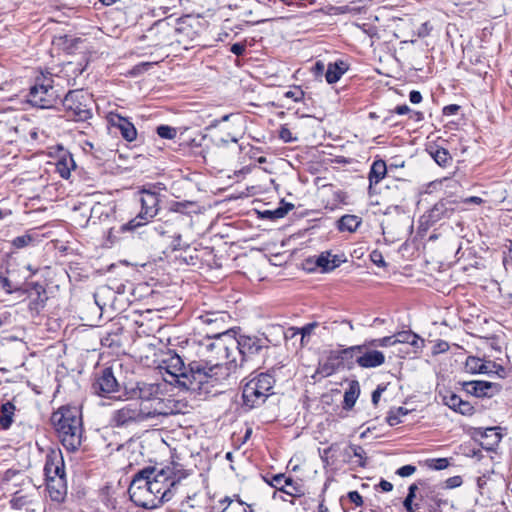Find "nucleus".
Segmentation results:
<instances>
[{
    "mask_svg": "<svg viewBox=\"0 0 512 512\" xmlns=\"http://www.w3.org/2000/svg\"><path fill=\"white\" fill-rule=\"evenodd\" d=\"M172 30L173 28L165 20H158L149 28L144 38L151 40V46H164L170 43Z\"/></svg>",
    "mask_w": 512,
    "mask_h": 512,
    "instance_id": "nucleus-11",
    "label": "nucleus"
},
{
    "mask_svg": "<svg viewBox=\"0 0 512 512\" xmlns=\"http://www.w3.org/2000/svg\"><path fill=\"white\" fill-rule=\"evenodd\" d=\"M245 50H246L245 43H234L230 48V51L237 56L243 55Z\"/></svg>",
    "mask_w": 512,
    "mask_h": 512,
    "instance_id": "nucleus-59",
    "label": "nucleus"
},
{
    "mask_svg": "<svg viewBox=\"0 0 512 512\" xmlns=\"http://www.w3.org/2000/svg\"><path fill=\"white\" fill-rule=\"evenodd\" d=\"M200 354L205 359L192 361L188 367L174 351L163 353L158 368L165 382L193 392H209V387L227 379L239 366L236 359V337L230 330L208 335L201 344Z\"/></svg>",
    "mask_w": 512,
    "mask_h": 512,
    "instance_id": "nucleus-1",
    "label": "nucleus"
},
{
    "mask_svg": "<svg viewBox=\"0 0 512 512\" xmlns=\"http://www.w3.org/2000/svg\"><path fill=\"white\" fill-rule=\"evenodd\" d=\"M387 423L390 426H396L401 423L400 416L396 413L391 411L389 415L387 416Z\"/></svg>",
    "mask_w": 512,
    "mask_h": 512,
    "instance_id": "nucleus-61",
    "label": "nucleus"
},
{
    "mask_svg": "<svg viewBox=\"0 0 512 512\" xmlns=\"http://www.w3.org/2000/svg\"><path fill=\"white\" fill-rule=\"evenodd\" d=\"M28 293V295L31 297L32 295H36V299L30 302V309H40L45 306L46 302V290L45 288L37 283V282H31L27 284V288L25 289V294Z\"/></svg>",
    "mask_w": 512,
    "mask_h": 512,
    "instance_id": "nucleus-21",
    "label": "nucleus"
},
{
    "mask_svg": "<svg viewBox=\"0 0 512 512\" xmlns=\"http://www.w3.org/2000/svg\"><path fill=\"white\" fill-rule=\"evenodd\" d=\"M226 317L227 314L222 311H205L200 313L197 319L203 324L214 325L215 329L218 330L217 332H220L228 330L225 326Z\"/></svg>",
    "mask_w": 512,
    "mask_h": 512,
    "instance_id": "nucleus-19",
    "label": "nucleus"
},
{
    "mask_svg": "<svg viewBox=\"0 0 512 512\" xmlns=\"http://www.w3.org/2000/svg\"><path fill=\"white\" fill-rule=\"evenodd\" d=\"M180 477H176L173 468L165 467L157 469L154 467V473L149 479L148 487L152 494L162 496L163 492L168 494L162 499V504L172 499L174 495V488L179 482Z\"/></svg>",
    "mask_w": 512,
    "mask_h": 512,
    "instance_id": "nucleus-8",
    "label": "nucleus"
},
{
    "mask_svg": "<svg viewBox=\"0 0 512 512\" xmlns=\"http://www.w3.org/2000/svg\"><path fill=\"white\" fill-rule=\"evenodd\" d=\"M395 340V344L397 343H407L410 344L415 349H420L422 347L423 340L412 331H401L393 335Z\"/></svg>",
    "mask_w": 512,
    "mask_h": 512,
    "instance_id": "nucleus-28",
    "label": "nucleus"
},
{
    "mask_svg": "<svg viewBox=\"0 0 512 512\" xmlns=\"http://www.w3.org/2000/svg\"><path fill=\"white\" fill-rule=\"evenodd\" d=\"M154 473V467H146L135 474L128 488L129 496L135 495L137 491L145 489L150 483L151 475Z\"/></svg>",
    "mask_w": 512,
    "mask_h": 512,
    "instance_id": "nucleus-20",
    "label": "nucleus"
},
{
    "mask_svg": "<svg viewBox=\"0 0 512 512\" xmlns=\"http://www.w3.org/2000/svg\"><path fill=\"white\" fill-rule=\"evenodd\" d=\"M459 109L460 106L456 104L447 105L443 108V114L446 116L455 115Z\"/></svg>",
    "mask_w": 512,
    "mask_h": 512,
    "instance_id": "nucleus-62",
    "label": "nucleus"
},
{
    "mask_svg": "<svg viewBox=\"0 0 512 512\" xmlns=\"http://www.w3.org/2000/svg\"><path fill=\"white\" fill-rule=\"evenodd\" d=\"M149 221H145L143 218H139V214L131 219L130 221H128L127 223L123 224L121 227H120V230L122 232H126V231H134L136 230L138 227H141L145 224H147Z\"/></svg>",
    "mask_w": 512,
    "mask_h": 512,
    "instance_id": "nucleus-42",
    "label": "nucleus"
},
{
    "mask_svg": "<svg viewBox=\"0 0 512 512\" xmlns=\"http://www.w3.org/2000/svg\"><path fill=\"white\" fill-rule=\"evenodd\" d=\"M386 173V162L382 159L375 160L370 167L368 176L370 187L377 185L386 176Z\"/></svg>",
    "mask_w": 512,
    "mask_h": 512,
    "instance_id": "nucleus-27",
    "label": "nucleus"
},
{
    "mask_svg": "<svg viewBox=\"0 0 512 512\" xmlns=\"http://www.w3.org/2000/svg\"><path fill=\"white\" fill-rule=\"evenodd\" d=\"M44 474L46 480H56L58 477L65 479L64 464L61 457L58 456H47L46 463L44 466Z\"/></svg>",
    "mask_w": 512,
    "mask_h": 512,
    "instance_id": "nucleus-18",
    "label": "nucleus"
},
{
    "mask_svg": "<svg viewBox=\"0 0 512 512\" xmlns=\"http://www.w3.org/2000/svg\"><path fill=\"white\" fill-rule=\"evenodd\" d=\"M140 203L141 210L139 212V218H143L145 221H150L158 213L159 198L155 192L143 190L140 192Z\"/></svg>",
    "mask_w": 512,
    "mask_h": 512,
    "instance_id": "nucleus-12",
    "label": "nucleus"
},
{
    "mask_svg": "<svg viewBox=\"0 0 512 512\" xmlns=\"http://www.w3.org/2000/svg\"><path fill=\"white\" fill-rule=\"evenodd\" d=\"M171 248L173 251L184 250L189 248V244L184 243L182 241V236L180 234H176L175 236H173V239L171 241Z\"/></svg>",
    "mask_w": 512,
    "mask_h": 512,
    "instance_id": "nucleus-48",
    "label": "nucleus"
},
{
    "mask_svg": "<svg viewBox=\"0 0 512 512\" xmlns=\"http://www.w3.org/2000/svg\"><path fill=\"white\" fill-rule=\"evenodd\" d=\"M466 367L472 373H487V367L480 359L475 357H469L466 362Z\"/></svg>",
    "mask_w": 512,
    "mask_h": 512,
    "instance_id": "nucleus-38",
    "label": "nucleus"
},
{
    "mask_svg": "<svg viewBox=\"0 0 512 512\" xmlns=\"http://www.w3.org/2000/svg\"><path fill=\"white\" fill-rule=\"evenodd\" d=\"M348 498L349 500L355 504L357 507H360L363 505V498L362 496L359 494L358 491H350L348 493Z\"/></svg>",
    "mask_w": 512,
    "mask_h": 512,
    "instance_id": "nucleus-57",
    "label": "nucleus"
},
{
    "mask_svg": "<svg viewBox=\"0 0 512 512\" xmlns=\"http://www.w3.org/2000/svg\"><path fill=\"white\" fill-rule=\"evenodd\" d=\"M33 238L29 234L17 236L13 239L12 244L15 248L21 249L28 246L32 242Z\"/></svg>",
    "mask_w": 512,
    "mask_h": 512,
    "instance_id": "nucleus-45",
    "label": "nucleus"
},
{
    "mask_svg": "<svg viewBox=\"0 0 512 512\" xmlns=\"http://www.w3.org/2000/svg\"><path fill=\"white\" fill-rule=\"evenodd\" d=\"M348 66L347 64L342 61L338 60L333 63H329L327 66V69L325 71V79L329 84L336 83L340 80V78L343 76V74L347 71Z\"/></svg>",
    "mask_w": 512,
    "mask_h": 512,
    "instance_id": "nucleus-23",
    "label": "nucleus"
},
{
    "mask_svg": "<svg viewBox=\"0 0 512 512\" xmlns=\"http://www.w3.org/2000/svg\"><path fill=\"white\" fill-rule=\"evenodd\" d=\"M360 395V384L357 380H352L349 382L348 388L346 389L344 393V401H343V409L344 410H351L358 397Z\"/></svg>",
    "mask_w": 512,
    "mask_h": 512,
    "instance_id": "nucleus-26",
    "label": "nucleus"
},
{
    "mask_svg": "<svg viewBox=\"0 0 512 512\" xmlns=\"http://www.w3.org/2000/svg\"><path fill=\"white\" fill-rule=\"evenodd\" d=\"M416 471V467L413 465H404L397 469L396 474L400 477H409Z\"/></svg>",
    "mask_w": 512,
    "mask_h": 512,
    "instance_id": "nucleus-53",
    "label": "nucleus"
},
{
    "mask_svg": "<svg viewBox=\"0 0 512 512\" xmlns=\"http://www.w3.org/2000/svg\"><path fill=\"white\" fill-rule=\"evenodd\" d=\"M272 487L286 491L287 486H292V478L286 477L284 474H276L272 477L271 481L268 482Z\"/></svg>",
    "mask_w": 512,
    "mask_h": 512,
    "instance_id": "nucleus-35",
    "label": "nucleus"
},
{
    "mask_svg": "<svg viewBox=\"0 0 512 512\" xmlns=\"http://www.w3.org/2000/svg\"><path fill=\"white\" fill-rule=\"evenodd\" d=\"M53 83L51 75L37 77L35 84L29 90L27 102L33 107L41 109L53 108L59 99V94Z\"/></svg>",
    "mask_w": 512,
    "mask_h": 512,
    "instance_id": "nucleus-6",
    "label": "nucleus"
},
{
    "mask_svg": "<svg viewBox=\"0 0 512 512\" xmlns=\"http://www.w3.org/2000/svg\"><path fill=\"white\" fill-rule=\"evenodd\" d=\"M385 387L384 386H377V388L372 392V397H371V400H372V403L374 406H377L379 400H380V397L382 395V393L385 391Z\"/></svg>",
    "mask_w": 512,
    "mask_h": 512,
    "instance_id": "nucleus-58",
    "label": "nucleus"
},
{
    "mask_svg": "<svg viewBox=\"0 0 512 512\" xmlns=\"http://www.w3.org/2000/svg\"><path fill=\"white\" fill-rule=\"evenodd\" d=\"M11 503L16 509H21L29 503V500L27 496L15 493V497L12 499Z\"/></svg>",
    "mask_w": 512,
    "mask_h": 512,
    "instance_id": "nucleus-49",
    "label": "nucleus"
},
{
    "mask_svg": "<svg viewBox=\"0 0 512 512\" xmlns=\"http://www.w3.org/2000/svg\"><path fill=\"white\" fill-rule=\"evenodd\" d=\"M429 468L433 470H443L449 466L447 458L429 459L426 461Z\"/></svg>",
    "mask_w": 512,
    "mask_h": 512,
    "instance_id": "nucleus-44",
    "label": "nucleus"
},
{
    "mask_svg": "<svg viewBox=\"0 0 512 512\" xmlns=\"http://www.w3.org/2000/svg\"><path fill=\"white\" fill-rule=\"evenodd\" d=\"M462 484V478L460 476H453L445 481V488L453 489L459 487Z\"/></svg>",
    "mask_w": 512,
    "mask_h": 512,
    "instance_id": "nucleus-56",
    "label": "nucleus"
},
{
    "mask_svg": "<svg viewBox=\"0 0 512 512\" xmlns=\"http://www.w3.org/2000/svg\"><path fill=\"white\" fill-rule=\"evenodd\" d=\"M107 119L112 127L117 128L120 131L122 137L126 141L132 142L136 139L137 130L133 123H131L127 118H124L117 113L111 112L109 113Z\"/></svg>",
    "mask_w": 512,
    "mask_h": 512,
    "instance_id": "nucleus-15",
    "label": "nucleus"
},
{
    "mask_svg": "<svg viewBox=\"0 0 512 512\" xmlns=\"http://www.w3.org/2000/svg\"><path fill=\"white\" fill-rule=\"evenodd\" d=\"M270 344H272V341L264 335H239L236 337V355L241 356L239 366L244 361L264 354L269 349Z\"/></svg>",
    "mask_w": 512,
    "mask_h": 512,
    "instance_id": "nucleus-7",
    "label": "nucleus"
},
{
    "mask_svg": "<svg viewBox=\"0 0 512 512\" xmlns=\"http://www.w3.org/2000/svg\"><path fill=\"white\" fill-rule=\"evenodd\" d=\"M430 154L441 167H446L452 160L449 152L444 148H436L434 151H431Z\"/></svg>",
    "mask_w": 512,
    "mask_h": 512,
    "instance_id": "nucleus-34",
    "label": "nucleus"
},
{
    "mask_svg": "<svg viewBox=\"0 0 512 512\" xmlns=\"http://www.w3.org/2000/svg\"><path fill=\"white\" fill-rule=\"evenodd\" d=\"M461 400V397L453 392H448L447 394L442 396L443 403L453 411H455L456 408L459 406Z\"/></svg>",
    "mask_w": 512,
    "mask_h": 512,
    "instance_id": "nucleus-41",
    "label": "nucleus"
},
{
    "mask_svg": "<svg viewBox=\"0 0 512 512\" xmlns=\"http://www.w3.org/2000/svg\"><path fill=\"white\" fill-rule=\"evenodd\" d=\"M342 324H346L348 325L349 327V330L350 331H353L354 330V326L352 325V323L348 320H343L341 322H338V321H332L330 323H325L323 328L324 329H327V330H331L332 332H334L337 328L338 325H342Z\"/></svg>",
    "mask_w": 512,
    "mask_h": 512,
    "instance_id": "nucleus-52",
    "label": "nucleus"
},
{
    "mask_svg": "<svg viewBox=\"0 0 512 512\" xmlns=\"http://www.w3.org/2000/svg\"><path fill=\"white\" fill-rule=\"evenodd\" d=\"M149 420L138 402L126 403L112 411L109 423L112 427L127 428Z\"/></svg>",
    "mask_w": 512,
    "mask_h": 512,
    "instance_id": "nucleus-9",
    "label": "nucleus"
},
{
    "mask_svg": "<svg viewBox=\"0 0 512 512\" xmlns=\"http://www.w3.org/2000/svg\"><path fill=\"white\" fill-rule=\"evenodd\" d=\"M283 492L290 496H294V497H300L304 494L302 491V487L300 485H298L297 483H294L293 480H292V486H287L286 491H283Z\"/></svg>",
    "mask_w": 512,
    "mask_h": 512,
    "instance_id": "nucleus-50",
    "label": "nucleus"
},
{
    "mask_svg": "<svg viewBox=\"0 0 512 512\" xmlns=\"http://www.w3.org/2000/svg\"><path fill=\"white\" fill-rule=\"evenodd\" d=\"M275 382L274 376L268 372L250 378L242 389L243 408L252 410L263 405L273 395Z\"/></svg>",
    "mask_w": 512,
    "mask_h": 512,
    "instance_id": "nucleus-4",
    "label": "nucleus"
},
{
    "mask_svg": "<svg viewBox=\"0 0 512 512\" xmlns=\"http://www.w3.org/2000/svg\"><path fill=\"white\" fill-rule=\"evenodd\" d=\"M415 497L407 495L404 499L403 505L407 512H415V508L413 507V499Z\"/></svg>",
    "mask_w": 512,
    "mask_h": 512,
    "instance_id": "nucleus-64",
    "label": "nucleus"
},
{
    "mask_svg": "<svg viewBox=\"0 0 512 512\" xmlns=\"http://www.w3.org/2000/svg\"><path fill=\"white\" fill-rule=\"evenodd\" d=\"M419 484L422 486V491L424 493V495H422L423 497L433 501L435 504H437V506L447 504L446 500L439 498L438 495L434 493L432 487L427 485L425 482H419Z\"/></svg>",
    "mask_w": 512,
    "mask_h": 512,
    "instance_id": "nucleus-37",
    "label": "nucleus"
},
{
    "mask_svg": "<svg viewBox=\"0 0 512 512\" xmlns=\"http://www.w3.org/2000/svg\"><path fill=\"white\" fill-rule=\"evenodd\" d=\"M451 212H452V210L447 207L446 202H443V201L437 202L432 207V209L428 212V215H427L428 222H430L432 224L436 223L445 217H449Z\"/></svg>",
    "mask_w": 512,
    "mask_h": 512,
    "instance_id": "nucleus-29",
    "label": "nucleus"
},
{
    "mask_svg": "<svg viewBox=\"0 0 512 512\" xmlns=\"http://www.w3.org/2000/svg\"><path fill=\"white\" fill-rule=\"evenodd\" d=\"M94 392L100 396L118 391L119 383L110 367L104 368L92 385Z\"/></svg>",
    "mask_w": 512,
    "mask_h": 512,
    "instance_id": "nucleus-10",
    "label": "nucleus"
},
{
    "mask_svg": "<svg viewBox=\"0 0 512 512\" xmlns=\"http://www.w3.org/2000/svg\"><path fill=\"white\" fill-rule=\"evenodd\" d=\"M0 288L3 289L7 294H12V293H19L20 295L25 294V289L13 284L6 277H2Z\"/></svg>",
    "mask_w": 512,
    "mask_h": 512,
    "instance_id": "nucleus-39",
    "label": "nucleus"
},
{
    "mask_svg": "<svg viewBox=\"0 0 512 512\" xmlns=\"http://www.w3.org/2000/svg\"><path fill=\"white\" fill-rule=\"evenodd\" d=\"M62 105L69 120L85 122L93 116L94 100L84 90H70L63 98Z\"/></svg>",
    "mask_w": 512,
    "mask_h": 512,
    "instance_id": "nucleus-5",
    "label": "nucleus"
},
{
    "mask_svg": "<svg viewBox=\"0 0 512 512\" xmlns=\"http://www.w3.org/2000/svg\"><path fill=\"white\" fill-rule=\"evenodd\" d=\"M361 223V218L356 215H344L338 220V229L342 232H355Z\"/></svg>",
    "mask_w": 512,
    "mask_h": 512,
    "instance_id": "nucleus-30",
    "label": "nucleus"
},
{
    "mask_svg": "<svg viewBox=\"0 0 512 512\" xmlns=\"http://www.w3.org/2000/svg\"><path fill=\"white\" fill-rule=\"evenodd\" d=\"M279 137L284 141V142H291L294 140V138L292 137V133L291 131L286 128V127H282L280 132H279Z\"/></svg>",
    "mask_w": 512,
    "mask_h": 512,
    "instance_id": "nucleus-60",
    "label": "nucleus"
},
{
    "mask_svg": "<svg viewBox=\"0 0 512 512\" xmlns=\"http://www.w3.org/2000/svg\"><path fill=\"white\" fill-rule=\"evenodd\" d=\"M285 98H290L295 102H300L304 98V92L297 88L295 90H289L284 93Z\"/></svg>",
    "mask_w": 512,
    "mask_h": 512,
    "instance_id": "nucleus-51",
    "label": "nucleus"
},
{
    "mask_svg": "<svg viewBox=\"0 0 512 512\" xmlns=\"http://www.w3.org/2000/svg\"><path fill=\"white\" fill-rule=\"evenodd\" d=\"M156 62H142L140 64L135 65L130 74L133 76H137L145 71H148Z\"/></svg>",
    "mask_w": 512,
    "mask_h": 512,
    "instance_id": "nucleus-47",
    "label": "nucleus"
},
{
    "mask_svg": "<svg viewBox=\"0 0 512 512\" xmlns=\"http://www.w3.org/2000/svg\"><path fill=\"white\" fill-rule=\"evenodd\" d=\"M500 430V427H488L485 429L483 437L489 439L488 445L495 446L500 443L502 439Z\"/></svg>",
    "mask_w": 512,
    "mask_h": 512,
    "instance_id": "nucleus-36",
    "label": "nucleus"
},
{
    "mask_svg": "<svg viewBox=\"0 0 512 512\" xmlns=\"http://www.w3.org/2000/svg\"><path fill=\"white\" fill-rule=\"evenodd\" d=\"M366 348V344L355 345L348 348L341 349L339 351L334 352L336 354L335 358L341 361L353 359L356 354L362 353Z\"/></svg>",
    "mask_w": 512,
    "mask_h": 512,
    "instance_id": "nucleus-32",
    "label": "nucleus"
},
{
    "mask_svg": "<svg viewBox=\"0 0 512 512\" xmlns=\"http://www.w3.org/2000/svg\"><path fill=\"white\" fill-rule=\"evenodd\" d=\"M370 258H371V261L379 266V267H385L386 266V263L384 261V258H383V255L381 252L377 251V250H374L372 251L371 255H370Z\"/></svg>",
    "mask_w": 512,
    "mask_h": 512,
    "instance_id": "nucleus-54",
    "label": "nucleus"
},
{
    "mask_svg": "<svg viewBox=\"0 0 512 512\" xmlns=\"http://www.w3.org/2000/svg\"><path fill=\"white\" fill-rule=\"evenodd\" d=\"M51 423L58 432L62 445L70 452L76 451L82 442V419L75 406H63L53 412Z\"/></svg>",
    "mask_w": 512,
    "mask_h": 512,
    "instance_id": "nucleus-3",
    "label": "nucleus"
},
{
    "mask_svg": "<svg viewBox=\"0 0 512 512\" xmlns=\"http://www.w3.org/2000/svg\"><path fill=\"white\" fill-rule=\"evenodd\" d=\"M409 100L413 104H418L422 101V95L419 91L412 90L409 94Z\"/></svg>",
    "mask_w": 512,
    "mask_h": 512,
    "instance_id": "nucleus-63",
    "label": "nucleus"
},
{
    "mask_svg": "<svg viewBox=\"0 0 512 512\" xmlns=\"http://www.w3.org/2000/svg\"><path fill=\"white\" fill-rule=\"evenodd\" d=\"M343 456L346 462L355 464L362 468L367 466L368 457L364 448L360 445L349 444L344 449Z\"/></svg>",
    "mask_w": 512,
    "mask_h": 512,
    "instance_id": "nucleus-17",
    "label": "nucleus"
},
{
    "mask_svg": "<svg viewBox=\"0 0 512 512\" xmlns=\"http://www.w3.org/2000/svg\"><path fill=\"white\" fill-rule=\"evenodd\" d=\"M344 260L338 255H332L330 252L321 253L315 261L317 267L321 268V272H330L339 267Z\"/></svg>",
    "mask_w": 512,
    "mask_h": 512,
    "instance_id": "nucleus-22",
    "label": "nucleus"
},
{
    "mask_svg": "<svg viewBox=\"0 0 512 512\" xmlns=\"http://www.w3.org/2000/svg\"><path fill=\"white\" fill-rule=\"evenodd\" d=\"M14 411L15 406L9 401L1 405L0 426L3 429L10 428L13 422Z\"/></svg>",
    "mask_w": 512,
    "mask_h": 512,
    "instance_id": "nucleus-31",
    "label": "nucleus"
},
{
    "mask_svg": "<svg viewBox=\"0 0 512 512\" xmlns=\"http://www.w3.org/2000/svg\"><path fill=\"white\" fill-rule=\"evenodd\" d=\"M455 412L469 416L474 413V407L468 401L461 400V403L456 408Z\"/></svg>",
    "mask_w": 512,
    "mask_h": 512,
    "instance_id": "nucleus-46",
    "label": "nucleus"
},
{
    "mask_svg": "<svg viewBox=\"0 0 512 512\" xmlns=\"http://www.w3.org/2000/svg\"><path fill=\"white\" fill-rule=\"evenodd\" d=\"M167 495L168 494H165V492H163L162 496L152 494L147 486L145 489L137 491V493L132 495L130 499L138 507H142L144 509H155L162 505V499Z\"/></svg>",
    "mask_w": 512,
    "mask_h": 512,
    "instance_id": "nucleus-14",
    "label": "nucleus"
},
{
    "mask_svg": "<svg viewBox=\"0 0 512 512\" xmlns=\"http://www.w3.org/2000/svg\"><path fill=\"white\" fill-rule=\"evenodd\" d=\"M293 208H294L293 204L285 203V205L283 207H279L274 210V217L283 218Z\"/></svg>",
    "mask_w": 512,
    "mask_h": 512,
    "instance_id": "nucleus-55",
    "label": "nucleus"
},
{
    "mask_svg": "<svg viewBox=\"0 0 512 512\" xmlns=\"http://www.w3.org/2000/svg\"><path fill=\"white\" fill-rule=\"evenodd\" d=\"M465 390L476 397H493L501 391L502 386L488 381H469L464 383Z\"/></svg>",
    "mask_w": 512,
    "mask_h": 512,
    "instance_id": "nucleus-13",
    "label": "nucleus"
},
{
    "mask_svg": "<svg viewBox=\"0 0 512 512\" xmlns=\"http://www.w3.org/2000/svg\"><path fill=\"white\" fill-rule=\"evenodd\" d=\"M47 490L53 501L60 502L64 499L66 494V483L63 477H58L56 480H46Z\"/></svg>",
    "mask_w": 512,
    "mask_h": 512,
    "instance_id": "nucleus-24",
    "label": "nucleus"
},
{
    "mask_svg": "<svg viewBox=\"0 0 512 512\" xmlns=\"http://www.w3.org/2000/svg\"><path fill=\"white\" fill-rule=\"evenodd\" d=\"M366 348L368 347H389L395 345V340L393 338V335L386 336L379 339H373L365 343Z\"/></svg>",
    "mask_w": 512,
    "mask_h": 512,
    "instance_id": "nucleus-40",
    "label": "nucleus"
},
{
    "mask_svg": "<svg viewBox=\"0 0 512 512\" xmlns=\"http://www.w3.org/2000/svg\"><path fill=\"white\" fill-rule=\"evenodd\" d=\"M385 362V355L378 350H368L365 348L362 353L356 357V363L362 368H375Z\"/></svg>",
    "mask_w": 512,
    "mask_h": 512,
    "instance_id": "nucleus-16",
    "label": "nucleus"
},
{
    "mask_svg": "<svg viewBox=\"0 0 512 512\" xmlns=\"http://www.w3.org/2000/svg\"><path fill=\"white\" fill-rule=\"evenodd\" d=\"M75 168L73 156L68 152L63 153L56 162V171L63 179H68Z\"/></svg>",
    "mask_w": 512,
    "mask_h": 512,
    "instance_id": "nucleus-25",
    "label": "nucleus"
},
{
    "mask_svg": "<svg viewBox=\"0 0 512 512\" xmlns=\"http://www.w3.org/2000/svg\"><path fill=\"white\" fill-rule=\"evenodd\" d=\"M319 326L318 322L307 323L302 327H291L289 328V332H291L290 337H294L296 335H301L303 338H309L314 330Z\"/></svg>",
    "mask_w": 512,
    "mask_h": 512,
    "instance_id": "nucleus-33",
    "label": "nucleus"
},
{
    "mask_svg": "<svg viewBox=\"0 0 512 512\" xmlns=\"http://www.w3.org/2000/svg\"><path fill=\"white\" fill-rule=\"evenodd\" d=\"M130 394L132 398L140 401L138 405L149 420L176 412L173 400L166 394V384L137 382Z\"/></svg>",
    "mask_w": 512,
    "mask_h": 512,
    "instance_id": "nucleus-2",
    "label": "nucleus"
},
{
    "mask_svg": "<svg viewBox=\"0 0 512 512\" xmlns=\"http://www.w3.org/2000/svg\"><path fill=\"white\" fill-rule=\"evenodd\" d=\"M157 134L163 139H174L177 135V130L168 125H160L157 127Z\"/></svg>",
    "mask_w": 512,
    "mask_h": 512,
    "instance_id": "nucleus-43",
    "label": "nucleus"
}]
</instances>
